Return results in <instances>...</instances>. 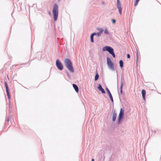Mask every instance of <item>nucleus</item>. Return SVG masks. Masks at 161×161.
Wrapping results in <instances>:
<instances>
[{
    "mask_svg": "<svg viewBox=\"0 0 161 161\" xmlns=\"http://www.w3.org/2000/svg\"><path fill=\"white\" fill-rule=\"evenodd\" d=\"M71 72L73 73L74 72V71H70Z\"/></svg>",
    "mask_w": 161,
    "mask_h": 161,
    "instance_id": "obj_31",
    "label": "nucleus"
},
{
    "mask_svg": "<svg viewBox=\"0 0 161 161\" xmlns=\"http://www.w3.org/2000/svg\"><path fill=\"white\" fill-rule=\"evenodd\" d=\"M103 51H107L111 54L113 57L115 58V55L113 49L110 46H105L103 48Z\"/></svg>",
    "mask_w": 161,
    "mask_h": 161,
    "instance_id": "obj_2",
    "label": "nucleus"
},
{
    "mask_svg": "<svg viewBox=\"0 0 161 161\" xmlns=\"http://www.w3.org/2000/svg\"><path fill=\"white\" fill-rule=\"evenodd\" d=\"M104 33L105 34H107V35L109 34V32H108V31L107 29H106V28L105 29V30Z\"/></svg>",
    "mask_w": 161,
    "mask_h": 161,
    "instance_id": "obj_21",
    "label": "nucleus"
},
{
    "mask_svg": "<svg viewBox=\"0 0 161 161\" xmlns=\"http://www.w3.org/2000/svg\"><path fill=\"white\" fill-rule=\"evenodd\" d=\"M56 65L58 69L60 70H61L63 69V65L61 62L57 60L56 61Z\"/></svg>",
    "mask_w": 161,
    "mask_h": 161,
    "instance_id": "obj_6",
    "label": "nucleus"
},
{
    "mask_svg": "<svg viewBox=\"0 0 161 161\" xmlns=\"http://www.w3.org/2000/svg\"><path fill=\"white\" fill-rule=\"evenodd\" d=\"M121 96L119 95V98L120 99H120H121Z\"/></svg>",
    "mask_w": 161,
    "mask_h": 161,
    "instance_id": "obj_27",
    "label": "nucleus"
},
{
    "mask_svg": "<svg viewBox=\"0 0 161 161\" xmlns=\"http://www.w3.org/2000/svg\"><path fill=\"white\" fill-rule=\"evenodd\" d=\"M142 97L144 101H145V96L146 94V92L145 90L142 89Z\"/></svg>",
    "mask_w": 161,
    "mask_h": 161,
    "instance_id": "obj_11",
    "label": "nucleus"
},
{
    "mask_svg": "<svg viewBox=\"0 0 161 161\" xmlns=\"http://www.w3.org/2000/svg\"><path fill=\"white\" fill-rule=\"evenodd\" d=\"M117 0V7L118 9L120 15L122 14V8L121 4L119 0Z\"/></svg>",
    "mask_w": 161,
    "mask_h": 161,
    "instance_id": "obj_7",
    "label": "nucleus"
},
{
    "mask_svg": "<svg viewBox=\"0 0 161 161\" xmlns=\"http://www.w3.org/2000/svg\"><path fill=\"white\" fill-rule=\"evenodd\" d=\"M94 34H92L91 35V36H90L91 41L92 42H94L93 41V36H94Z\"/></svg>",
    "mask_w": 161,
    "mask_h": 161,
    "instance_id": "obj_18",
    "label": "nucleus"
},
{
    "mask_svg": "<svg viewBox=\"0 0 161 161\" xmlns=\"http://www.w3.org/2000/svg\"><path fill=\"white\" fill-rule=\"evenodd\" d=\"M108 66L109 68H110L111 69H114V64L112 62L111 63H109V64H108Z\"/></svg>",
    "mask_w": 161,
    "mask_h": 161,
    "instance_id": "obj_15",
    "label": "nucleus"
},
{
    "mask_svg": "<svg viewBox=\"0 0 161 161\" xmlns=\"http://www.w3.org/2000/svg\"><path fill=\"white\" fill-rule=\"evenodd\" d=\"M112 121L114 122L116 120L117 117V114L115 110H113L112 112Z\"/></svg>",
    "mask_w": 161,
    "mask_h": 161,
    "instance_id": "obj_8",
    "label": "nucleus"
},
{
    "mask_svg": "<svg viewBox=\"0 0 161 161\" xmlns=\"http://www.w3.org/2000/svg\"><path fill=\"white\" fill-rule=\"evenodd\" d=\"M65 65L69 70H73L72 63L69 59H66L64 60Z\"/></svg>",
    "mask_w": 161,
    "mask_h": 161,
    "instance_id": "obj_3",
    "label": "nucleus"
},
{
    "mask_svg": "<svg viewBox=\"0 0 161 161\" xmlns=\"http://www.w3.org/2000/svg\"><path fill=\"white\" fill-rule=\"evenodd\" d=\"M66 74L68 77L69 78H70V75L69 74V73L67 71H66Z\"/></svg>",
    "mask_w": 161,
    "mask_h": 161,
    "instance_id": "obj_22",
    "label": "nucleus"
},
{
    "mask_svg": "<svg viewBox=\"0 0 161 161\" xmlns=\"http://www.w3.org/2000/svg\"><path fill=\"white\" fill-rule=\"evenodd\" d=\"M106 90L107 92L109 95V97L111 101H112V102H114L113 99L112 95L109 90L108 89L107 87L106 88Z\"/></svg>",
    "mask_w": 161,
    "mask_h": 161,
    "instance_id": "obj_9",
    "label": "nucleus"
},
{
    "mask_svg": "<svg viewBox=\"0 0 161 161\" xmlns=\"http://www.w3.org/2000/svg\"><path fill=\"white\" fill-rule=\"evenodd\" d=\"M4 84L6 87V92L7 94L8 97L9 99L10 98V93L9 92V89L8 86V85L7 84V82H4Z\"/></svg>",
    "mask_w": 161,
    "mask_h": 161,
    "instance_id": "obj_5",
    "label": "nucleus"
},
{
    "mask_svg": "<svg viewBox=\"0 0 161 161\" xmlns=\"http://www.w3.org/2000/svg\"><path fill=\"white\" fill-rule=\"evenodd\" d=\"M72 85L75 92L78 93L79 92V88L77 85L74 84H73Z\"/></svg>",
    "mask_w": 161,
    "mask_h": 161,
    "instance_id": "obj_13",
    "label": "nucleus"
},
{
    "mask_svg": "<svg viewBox=\"0 0 161 161\" xmlns=\"http://www.w3.org/2000/svg\"><path fill=\"white\" fill-rule=\"evenodd\" d=\"M124 117V110L121 108L118 118L117 124L120 125L122 122V120Z\"/></svg>",
    "mask_w": 161,
    "mask_h": 161,
    "instance_id": "obj_4",
    "label": "nucleus"
},
{
    "mask_svg": "<svg viewBox=\"0 0 161 161\" xmlns=\"http://www.w3.org/2000/svg\"><path fill=\"white\" fill-rule=\"evenodd\" d=\"M53 16L54 21L57 20L58 15V5L55 3L54 4L53 10Z\"/></svg>",
    "mask_w": 161,
    "mask_h": 161,
    "instance_id": "obj_1",
    "label": "nucleus"
},
{
    "mask_svg": "<svg viewBox=\"0 0 161 161\" xmlns=\"http://www.w3.org/2000/svg\"><path fill=\"white\" fill-rule=\"evenodd\" d=\"M97 30L100 33H102L103 31V30L101 28L97 29Z\"/></svg>",
    "mask_w": 161,
    "mask_h": 161,
    "instance_id": "obj_20",
    "label": "nucleus"
},
{
    "mask_svg": "<svg viewBox=\"0 0 161 161\" xmlns=\"http://www.w3.org/2000/svg\"><path fill=\"white\" fill-rule=\"evenodd\" d=\"M9 121V118L8 117L7 119V122H8Z\"/></svg>",
    "mask_w": 161,
    "mask_h": 161,
    "instance_id": "obj_26",
    "label": "nucleus"
},
{
    "mask_svg": "<svg viewBox=\"0 0 161 161\" xmlns=\"http://www.w3.org/2000/svg\"><path fill=\"white\" fill-rule=\"evenodd\" d=\"M99 77V75L97 72V71H96V75L95 76L94 80L95 81H97L98 80Z\"/></svg>",
    "mask_w": 161,
    "mask_h": 161,
    "instance_id": "obj_14",
    "label": "nucleus"
},
{
    "mask_svg": "<svg viewBox=\"0 0 161 161\" xmlns=\"http://www.w3.org/2000/svg\"><path fill=\"white\" fill-rule=\"evenodd\" d=\"M127 58H130V56L129 54H128L127 55Z\"/></svg>",
    "mask_w": 161,
    "mask_h": 161,
    "instance_id": "obj_25",
    "label": "nucleus"
},
{
    "mask_svg": "<svg viewBox=\"0 0 161 161\" xmlns=\"http://www.w3.org/2000/svg\"><path fill=\"white\" fill-rule=\"evenodd\" d=\"M97 89L100 91H101L102 93L104 94L105 93V92L104 89L102 87L101 85L100 84H98V87H97Z\"/></svg>",
    "mask_w": 161,
    "mask_h": 161,
    "instance_id": "obj_10",
    "label": "nucleus"
},
{
    "mask_svg": "<svg viewBox=\"0 0 161 161\" xmlns=\"http://www.w3.org/2000/svg\"><path fill=\"white\" fill-rule=\"evenodd\" d=\"M93 34H94V35H96V33H93Z\"/></svg>",
    "mask_w": 161,
    "mask_h": 161,
    "instance_id": "obj_28",
    "label": "nucleus"
},
{
    "mask_svg": "<svg viewBox=\"0 0 161 161\" xmlns=\"http://www.w3.org/2000/svg\"><path fill=\"white\" fill-rule=\"evenodd\" d=\"M140 0H136V1H135V3H134L135 6H136L137 5L138 3Z\"/></svg>",
    "mask_w": 161,
    "mask_h": 161,
    "instance_id": "obj_19",
    "label": "nucleus"
},
{
    "mask_svg": "<svg viewBox=\"0 0 161 161\" xmlns=\"http://www.w3.org/2000/svg\"><path fill=\"white\" fill-rule=\"evenodd\" d=\"M120 66V67L122 68L123 67V62L122 60H120L119 61Z\"/></svg>",
    "mask_w": 161,
    "mask_h": 161,
    "instance_id": "obj_17",
    "label": "nucleus"
},
{
    "mask_svg": "<svg viewBox=\"0 0 161 161\" xmlns=\"http://www.w3.org/2000/svg\"><path fill=\"white\" fill-rule=\"evenodd\" d=\"M136 56L137 57V60L138 59V53L137 51L136 53Z\"/></svg>",
    "mask_w": 161,
    "mask_h": 161,
    "instance_id": "obj_23",
    "label": "nucleus"
},
{
    "mask_svg": "<svg viewBox=\"0 0 161 161\" xmlns=\"http://www.w3.org/2000/svg\"><path fill=\"white\" fill-rule=\"evenodd\" d=\"M9 109H10V108L11 109L12 108L11 107L9 106Z\"/></svg>",
    "mask_w": 161,
    "mask_h": 161,
    "instance_id": "obj_30",
    "label": "nucleus"
},
{
    "mask_svg": "<svg viewBox=\"0 0 161 161\" xmlns=\"http://www.w3.org/2000/svg\"><path fill=\"white\" fill-rule=\"evenodd\" d=\"M156 131H154V134H155V133H156Z\"/></svg>",
    "mask_w": 161,
    "mask_h": 161,
    "instance_id": "obj_32",
    "label": "nucleus"
},
{
    "mask_svg": "<svg viewBox=\"0 0 161 161\" xmlns=\"http://www.w3.org/2000/svg\"><path fill=\"white\" fill-rule=\"evenodd\" d=\"M123 82L121 81V85L120 86V93L121 95L122 96H124L125 95V94L122 91V86L123 85Z\"/></svg>",
    "mask_w": 161,
    "mask_h": 161,
    "instance_id": "obj_12",
    "label": "nucleus"
},
{
    "mask_svg": "<svg viewBox=\"0 0 161 161\" xmlns=\"http://www.w3.org/2000/svg\"><path fill=\"white\" fill-rule=\"evenodd\" d=\"M91 161H94V159L93 158H92Z\"/></svg>",
    "mask_w": 161,
    "mask_h": 161,
    "instance_id": "obj_29",
    "label": "nucleus"
},
{
    "mask_svg": "<svg viewBox=\"0 0 161 161\" xmlns=\"http://www.w3.org/2000/svg\"><path fill=\"white\" fill-rule=\"evenodd\" d=\"M112 23H113V24H114L115 23V22H116V21L114 19H113L112 20Z\"/></svg>",
    "mask_w": 161,
    "mask_h": 161,
    "instance_id": "obj_24",
    "label": "nucleus"
},
{
    "mask_svg": "<svg viewBox=\"0 0 161 161\" xmlns=\"http://www.w3.org/2000/svg\"><path fill=\"white\" fill-rule=\"evenodd\" d=\"M107 64L111 63L112 62L110 58H107Z\"/></svg>",
    "mask_w": 161,
    "mask_h": 161,
    "instance_id": "obj_16",
    "label": "nucleus"
}]
</instances>
